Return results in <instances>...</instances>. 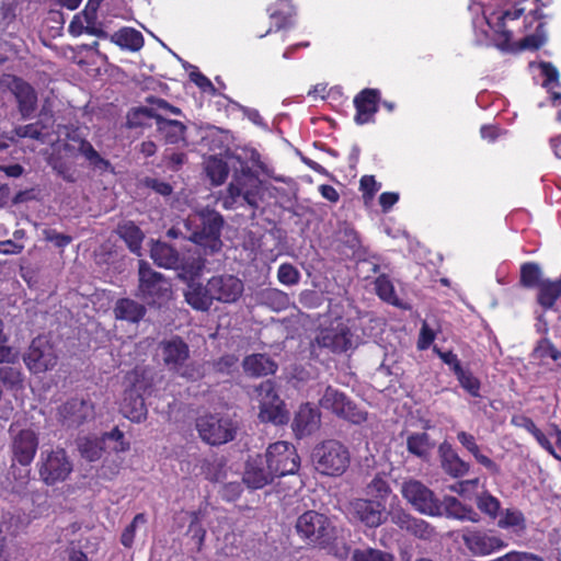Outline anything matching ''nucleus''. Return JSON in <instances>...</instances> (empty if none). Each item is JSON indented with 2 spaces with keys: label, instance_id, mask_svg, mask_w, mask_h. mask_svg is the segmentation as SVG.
Returning <instances> with one entry per match:
<instances>
[{
  "label": "nucleus",
  "instance_id": "f257e3e1",
  "mask_svg": "<svg viewBox=\"0 0 561 561\" xmlns=\"http://www.w3.org/2000/svg\"><path fill=\"white\" fill-rule=\"evenodd\" d=\"M295 529L307 545L319 548L332 545L335 530L328 516L312 510L306 511L297 518Z\"/></svg>",
  "mask_w": 561,
  "mask_h": 561
},
{
  "label": "nucleus",
  "instance_id": "f03ea898",
  "mask_svg": "<svg viewBox=\"0 0 561 561\" xmlns=\"http://www.w3.org/2000/svg\"><path fill=\"white\" fill-rule=\"evenodd\" d=\"M159 355L164 366L181 377L195 380L201 377L199 369L193 364H185L190 358V347L181 336L163 340L158 345Z\"/></svg>",
  "mask_w": 561,
  "mask_h": 561
},
{
  "label": "nucleus",
  "instance_id": "7ed1b4c3",
  "mask_svg": "<svg viewBox=\"0 0 561 561\" xmlns=\"http://www.w3.org/2000/svg\"><path fill=\"white\" fill-rule=\"evenodd\" d=\"M199 224L192 232L190 240L202 247L207 254H214L221 250V230L225 219L215 209L205 208L198 213Z\"/></svg>",
  "mask_w": 561,
  "mask_h": 561
},
{
  "label": "nucleus",
  "instance_id": "20e7f679",
  "mask_svg": "<svg viewBox=\"0 0 561 561\" xmlns=\"http://www.w3.org/2000/svg\"><path fill=\"white\" fill-rule=\"evenodd\" d=\"M314 343L333 354L346 353L356 346L348 320L342 318H336L329 325L320 328L314 337Z\"/></svg>",
  "mask_w": 561,
  "mask_h": 561
},
{
  "label": "nucleus",
  "instance_id": "39448f33",
  "mask_svg": "<svg viewBox=\"0 0 561 561\" xmlns=\"http://www.w3.org/2000/svg\"><path fill=\"white\" fill-rule=\"evenodd\" d=\"M172 285L160 272L154 271L148 262L140 261L138 270V296L149 302L167 300L171 297Z\"/></svg>",
  "mask_w": 561,
  "mask_h": 561
},
{
  "label": "nucleus",
  "instance_id": "423d86ee",
  "mask_svg": "<svg viewBox=\"0 0 561 561\" xmlns=\"http://www.w3.org/2000/svg\"><path fill=\"white\" fill-rule=\"evenodd\" d=\"M22 358L26 368L34 375L51 370L58 363L55 346L45 335L34 337Z\"/></svg>",
  "mask_w": 561,
  "mask_h": 561
},
{
  "label": "nucleus",
  "instance_id": "0eeeda50",
  "mask_svg": "<svg viewBox=\"0 0 561 561\" xmlns=\"http://www.w3.org/2000/svg\"><path fill=\"white\" fill-rule=\"evenodd\" d=\"M402 496L421 514L442 516L443 504L435 493L419 480H409L402 483Z\"/></svg>",
  "mask_w": 561,
  "mask_h": 561
},
{
  "label": "nucleus",
  "instance_id": "6e6552de",
  "mask_svg": "<svg viewBox=\"0 0 561 561\" xmlns=\"http://www.w3.org/2000/svg\"><path fill=\"white\" fill-rule=\"evenodd\" d=\"M260 403L259 417L262 422L285 424L288 421V412L284 401L276 391V385L272 380H264L255 388Z\"/></svg>",
  "mask_w": 561,
  "mask_h": 561
},
{
  "label": "nucleus",
  "instance_id": "1a4fd4ad",
  "mask_svg": "<svg viewBox=\"0 0 561 561\" xmlns=\"http://www.w3.org/2000/svg\"><path fill=\"white\" fill-rule=\"evenodd\" d=\"M319 404L353 424H362L367 421L368 413L359 409L344 392L332 386L325 388Z\"/></svg>",
  "mask_w": 561,
  "mask_h": 561
},
{
  "label": "nucleus",
  "instance_id": "9d476101",
  "mask_svg": "<svg viewBox=\"0 0 561 561\" xmlns=\"http://www.w3.org/2000/svg\"><path fill=\"white\" fill-rule=\"evenodd\" d=\"M94 410L91 399L73 397L57 408L56 417L61 426L78 428L94 417Z\"/></svg>",
  "mask_w": 561,
  "mask_h": 561
},
{
  "label": "nucleus",
  "instance_id": "9b49d317",
  "mask_svg": "<svg viewBox=\"0 0 561 561\" xmlns=\"http://www.w3.org/2000/svg\"><path fill=\"white\" fill-rule=\"evenodd\" d=\"M347 510L353 520L367 528H377L389 517L386 504L373 499H354L348 503Z\"/></svg>",
  "mask_w": 561,
  "mask_h": 561
},
{
  "label": "nucleus",
  "instance_id": "f8f14e48",
  "mask_svg": "<svg viewBox=\"0 0 561 561\" xmlns=\"http://www.w3.org/2000/svg\"><path fill=\"white\" fill-rule=\"evenodd\" d=\"M201 438L209 445H222L234 439L236 423L227 417L204 416L197 422Z\"/></svg>",
  "mask_w": 561,
  "mask_h": 561
},
{
  "label": "nucleus",
  "instance_id": "ddd939ff",
  "mask_svg": "<svg viewBox=\"0 0 561 561\" xmlns=\"http://www.w3.org/2000/svg\"><path fill=\"white\" fill-rule=\"evenodd\" d=\"M261 184L259 175H251L247 180L233 179L227 187V195L222 199V206L226 209H232L236 207L238 199L242 198L249 206L257 208Z\"/></svg>",
  "mask_w": 561,
  "mask_h": 561
},
{
  "label": "nucleus",
  "instance_id": "4468645a",
  "mask_svg": "<svg viewBox=\"0 0 561 561\" xmlns=\"http://www.w3.org/2000/svg\"><path fill=\"white\" fill-rule=\"evenodd\" d=\"M276 458H248L242 473V483L250 490L271 484L277 476L274 471Z\"/></svg>",
  "mask_w": 561,
  "mask_h": 561
},
{
  "label": "nucleus",
  "instance_id": "2eb2a0df",
  "mask_svg": "<svg viewBox=\"0 0 561 561\" xmlns=\"http://www.w3.org/2000/svg\"><path fill=\"white\" fill-rule=\"evenodd\" d=\"M139 115L156 118L157 130L162 135L165 144H183L184 146L187 145L185 137L187 128L182 122L164 118L160 114H154L152 108L141 107L134 113L133 117H129L131 125H141L140 122L135 121V118Z\"/></svg>",
  "mask_w": 561,
  "mask_h": 561
},
{
  "label": "nucleus",
  "instance_id": "dca6fc26",
  "mask_svg": "<svg viewBox=\"0 0 561 561\" xmlns=\"http://www.w3.org/2000/svg\"><path fill=\"white\" fill-rule=\"evenodd\" d=\"M79 448L82 456H95L98 450L110 455L126 451L129 448V443L125 440L124 433L118 427H114L100 439L89 437L80 439Z\"/></svg>",
  "mask_w": 561,
  "mask_h": 561
},
{
  "label": "nucleus",
  "instance_id": "f3484780",
  "mask_svg": "<svg viewBox=\"0 0 561 561\" xmlns=\"http://www.w3.org/2000/svg\"><path fill=\"white\" fill-rule=\"evenodd\" d=\"M461 539L473 556H486L507 546L503 539L493 535L492 530L485 531L472 527L462 530Z\"/></svg>",
  "mask_w": 561,
  "mask_h": 561
},
{
  "label": "nucleus",
  "instance_id": "a211bd4d",
  "mask_svg": "<svg viewBox=\"0 0 561 561\" xmlns=\"http://www.w3.org/2000/svg\"><path fill=\"white\" fill-rule=\"evenodd\" d=\"M381 92L379 89L365 88L353 100L355 107L354 122L357 125L375 123V115L379 110Z\"/></svg>",
  "mask_w": 561,
  "mask_h": 561
},
{
  "label": "nucleus",
  "instance_id": "6ab92c4d",
  "mask_svg": "<svg viewBox=\"0 0 561 561\" xmlns=\"http://www.w3.org/2000/svg\"><path fill=\"white\" fill-rule=\"evenodd\" d=\"M208 282L214 300L225 304L237 301L244 289L242 280L233 275L213 276Z\"/></svg>",
  "mask_w": 561,
  "mask_h": 561
},
{
  "label": "nucleus",
  "instance_id": "aec40b11",
  "mask_svg": "<svg viewBox=\"0 0 561 561\" xmlns=\"http://www.w3.org/2000/svg\"><path fill=\"white\" fill-rule=\"evenodd\" d=\"M9 89L15 96L22 118H30L37 107V93L35 89L28 82L16 76L12 77Z\"/></svg>",
  "mask_w": 561,
  "mask_h": 561
},
{
  "label": "nucleus",
  "instance_id": "412c9836",
  "mask_svg": "<svg viewBox=\"0 0 561 561\" xmlns=\"http://www.w3.org/2000/svg\"><path fill=\"white\" fill-rule=\"evenodd\" d=\"M321 424V413L311 403L307 402L299 407L295 414L291 427L298 438L311 435L319 430Z\"/></svg>",
  "mask_w": 561,
  "mask_h": 561
},
{
  "label": "nucleus",
  "instance_id": "4be33fe9",
  "mask_svg": "<svg viewBox=\"0 0 561 561\" xmlns=\"http://www.w3.org/2000/svg\"><path fill=\"white\" fill-rule=\"evenodd\" d=\"M391 520L401 530H405L416 538L428 540L434 535V528L427 522L416 518L403 510L393 512Z\"/></svg>",
  "mask_w": 561,
  "mask_h": 561
},
{
  "label": "nucleus",
  "instance_id": "5701e85b",
  "mask_svg": "<svg viewBox=\"0 0 561 561\" xmlns=\"http://www.w3.org/2000/svg\"><path fill=\"white\" fill-rule=\"evenodd\" d=\"M11 448L13 456H35L38 448V435L32 428L15 430L10 426Z\"/></svg>",
  "mask_w": 561,
  "mask_h": 561
},
{
  "label": "nucleus",
  "instance_id": "b1692460",
  "mask_svg": "<svg viewBox=\"0 0 561 561\" xmlns=\"http://www.w3.org/2000/svg\"><path fill=\"white\" fill-rule=\"evenodd\" d=\"M121 412L125 417L135 423H140L146 420L148 414L142 396L136 392L134 388H129L124 391Z\"/></svg>",
  "mask_w": 561,
  "mask_h": 561
},
{
  "label": "nucleus",
  "instance_id": "393cba45",
  "mask_svg": "<svg viewBox=\"0 0 561 561\" xmlns=\"http://www.w3.org/2000/svg\"><path fill=\"white\" fill-rule=\"evenodd\" d=\"M71 471L68 458H45L39 468V474L48 485L65 480Z\"/></svg>",
  "mask_w": 561,
  "mask_h": 561
},
{
  "label": "nucleus",
  "instance_id": "a878e982",
  "mask_svg": "<svg viewBox=\"0 0 561 561\" xmlns=\"http://www.w3.org/2000/svg\"><path fill=\"white\" fill-rule=\"evenodd\" d=\"M185 301L195 310L207 311L214 301L209 290V282L204 286L202 283L191 279L184 293Z\"/></svg>",
  "mask_w": 561,
  "mask_h": 561
},
{
  "label": "nucleus",
  "instance_id": "bb28decb",
  "mask_svg": "<svg viewBox=\"0 0 561 561\" xmlns=\"http://www.w3.org/2000/svg\"><path fill=\"white\" fill-rule=\"evenodd\" d=\"M113 312L116 320L138 324L145 318L147 308L131 298H119L115 302Z\"/></svg>",
  "mask_w": 561,
  "mask_h": 561
},
{
  "label": "nucleus",
  "instance_id": "cd10ccee",
  "mask_svg": "<svg viewBox=\"0 0 561 561\" xmlns=\"http://www.w3.org/2000/svg\"><path fill=\"white\" fill-rule=\"evenodd\" d=\"M268 12L273 24L265 33L260 34L259 37H264L273 30L277 32L289 27L295 14V8L290 0H276V2L268 9Z\"/></svg>",
  "mask_w": 561,
  "mask_h": 561
},
{
  "label": "nucleus",
  "instance_id": "c85d7f7f",
  "mask_svg": "<svg viewBox=\"0 0 561 561\" xmlns=\"http://www.w3.org/2000/svg\"><path fill=\"white\" fill-rule=\"evenodd\" d=\"M150 257L159 267L174 270L180 262V253L172 245L160 240L152 241L150 247Z\"/></svg>",
  "mask_w": 561,
  "mask_h": 561
},
{
  "label": "nucleus",
  "instance_id": "c756f323",
  "mask_svg": "<svg viewBox=\"0 0 561 561\" xmlns=\"http://www.w3.org/2000/svg\"><path fill=\"white\" fill-rule=\"evenodd\" d=\"M244 373L251 377H264L275 374L277 364L265 354H252L244 357L242 363Z\"/></svg>",
  "mask_w": 561,
  "mask_h": 561
},
{
  "label": "nucleus",
  "instance_id": "7c9ffc66",
  "mask_svg": "<svg viewBox=\"0 0 561 561\" xmlns=\"http://www.w3.org/2000/svg\"><path fill=\"white\" fill-rule=\"evenodd\" d=\"M206 264V260L197 251L187 250L180 254V262L176 271H180V276L185 279H195L198 277Z\"/></svg>",
  "mask_w": 561,
  "mask_h": 561
},
{
  "label": "nucleus",
  "instance_id": "2f4dec72",
  "mask_svg": "<svg viewBox=\"0 0 561 561\" xmlns=\"http://www.w3.org/2000/svg\"><path fill=\"white\" fill-rule=\"evenodd\" d=\"M110 41L119 48L133 53L139 51L145 45L141 32L134 27L124 26L110 36Z\"/></svg>",
  "mask_w": 561,
  "mask_h": 561
},
{
  "label": "nucleus",
  "instance_id": "473e14b6",
  "mask_svg": "<svg viewBox=\"0 0 561 561\" xmlns=\"http://www.w3.org/2000/svg\"><path fill=\"white\" fill-rule=\"evenodd\" d=\"M443 515L453 517L460 520H470L477 523L480 520V515L471 506L462 504L455 496H445L443 501Z\"/></svg>",
  "mask_w": 561,
  "mask_h": 561
},
{
  "label": "nucleus",
  "instance_id": "72a5a7b5",
  "mask_svg": "<svg viewBox=\"0 0 561 561\" xmlns=\"http://www.w3.org/2000/svg\"><path fill=\"white\" fill-rule=\"evenodd\" d=\"M537 302L545 310L553 308L561 297V279H545L538 287Z\"/></svg>",
  "mask_w": 561,
  "mask_h": 561
},
{
  "label": "nucleus",
  "instance_id": "f704fd0d",
  "mask_svg": "<svg viewBox=\"0 0 561 561\" xmlns=\"http://www.w3.org/2000/svg\"><path fill=\"white\" fill-rule=\"evenodd\" d=\"M118 236L125 241L130 252L140 255L144 232L133 221H125L117 227Z\"/></svg>",
  "mask_w": 561,
  "mask_h": 561
},
{
  "label": "nucleus",
  "instance_id": "c9c22d12",
  "mask_svg": "<svg viewBox=\"0 0 561 561\" xmlns=\"http://www.w3.org/2000/svg\"><path fill=\"white\" fill-rule=\"evenodd\" d=\"M316 470L330 477H339L350 466V458H311Z\"/></svg>",
  "mask_w": 561,
  "mask_h": 561
},
{
  "label": "nucleus",
  "instance_id": "e433bc0d",
  "mask_svg": "<svg viewBox=\"0 0 561 561\" xmlns=\"http://www.w3.org/2000/svg\"><path fill=\"white\" fill-rule=\"evenodd\" d=\"M199 462L201 474L206 480L218 482L226 478V461L224 458H202Z\"/></svg>",
  "mask_w": 561,
  "mask_h": 561
},
{
  "label": "nucleus",
  "instance_id": "4c0bfd02",
  "mask_svg": "<svg viewBox=\"0 0 561 561\" xmlns=\"http://www.w3.org/2000/svg\"><path fill=\"white\" fill-rule=\"evenodd\" d=\"M436 443L425 432L411 434L407 439L410 454L414 456H427L435 448Z\"/></svg>",
  "mask_w": 561,
  "mask_h": 561
},
{
  "label": "nucleus",
  "instance_id": "58836bf2",
  "mask_svg": "<svg viewBox=\"0 0 561 561\" xmlns=\"http://www.w3.org/2000/svg\"><path fill=\"white\" fill-rule=\"evenodd\" d=\"M542 279V271L536 262H525L519 270V285L524 288H537Z\"/></svg>",
  "mask_w": 561,
  "mask_h": 561
},
{
  "label": "nucleus",
  "instance_id": "ea45409f",
  "mask_svg": "<svg viewBox=\"0 0 561 561\" xmlns=\"http://www.w3.org/2000/svg\"><path fill=\"white\" fill-rule=\"evenodd\" d=\"M0 382L7 390L19 391L24 388V376L20 367L3 365L0 367Z\"/></svg>",
  "mask_w": 561,
  "mask_h": 561
},
{
  "label": "nucleus",
  "instance_id": "a19ab883",
  "mask_svg": "<svg viewBox=\"0 0 561 561\" xmlns=\"http://www.w3.org/2000/svg\"><path fill=\"white\" fill-rule=\"evenodd\" d=\"M524 11H525V9L519 7V3H516L514 5V8L504 11L497 18L496 33H497L499 37H501L503 39L504 45H508V43L511 42V39L513 37V33H512V31L506 28L505 22L507 20H516V19L520 18L523 15Z\"/></svg>",
  "mask_w": 561,
  "mask_h": 561
},
{
  "label": "nucleus",
  "instance_id": "79ce46f5",
  "mask_svg": "<svg viewBox=\"0 0 561 561\" xmlns=\"http://www.w3.org/2000/svg\"><path fill=\"white\" fill-rule=\"evenodd\" d=\"M497 526L513 528L516 533H520L526 529V519L520 511L507 508L501 512Z\"/></svg>",
  "mask_w": 561,
  "mask_h": 561
},
{
  "label": "nucleus",
  "instance_id": "37998d69",
  "mask_svg": "<svg viewBox=\"0 0 561 561\" xmlns=\"http://www.w3.org/2000/svg\"><path fill=\"white\" fill-rule=\"evenodd\" d=\"M351 561H396V558L391 552L367 547L354 549Z\"/></svg>",
  "mask_w": 561,
  "mask_h": 561
},
{
  "label": "nucleus",
  "instance_id": "c03bdc74",
  "mask_svg": "<svg viewBox=\"0 0 561 561\" xmlns=\"http://www.w3.org/2000/svg\"><path fill=\"white\" fill-rule=\"evenodd\" d=\"M33 458H12L11 467L8 471V478H13L19 486H24L30 479V465Z\"/></svg>",
  "mask_w": 561,
  "mask_h": 561
},
{
  "label": "nucleus",
  "instance_id": "a18cd8bd",
  "mask_svg": "<svg viewBox=\"0 0 561 561\" xmlns=\"http://www.w3.org/2000/svg\"><path fill=\"white\" fill-rule=\"evenodd\" d=\"M79 152L89 161V163L100 170H107L111 167L108 160L104 159L87 139H81L79 142Z\"/></svg>",
  "mask_w": 561,
  "mask_h": 561
},
{
  "label": "nucleus",
  "instance_id": "49530a36",
  "mask_svg": "<svg viewBox=\"0 0 561 561\" xmlns=\"http://www.w3.org/2000/svg\"><path fill=\"white\" fill-rule=\"evenodd\" d=\"M476 504L483 514L492 519H495L502 512L500 501L486 491L477 495Z\"/></svg>",
  "mask_w": 561,
  "mask_h": 561
},
{
  "label": "nucleus",
  "instance_id": "de8ad7c7",
  "mask_svg": "<svg viewBox=\"0 0 561 561\" xmlns=\"http://www.w3.org/2000/svg\"><path fill=\"white\" fill-rule=\"evenodd\" d=\"M375 289L378 297L391 305H397L398 297L394 286L388 275L381 274L375 280Z\"/></svg>",
  "mask_w": 561,
  "mask_h": 561
},
{
  "label": "nucleus",
  "instance_id": "09e8293b",
  "mask_svg": "<svg viewBox=\"0 0 561 561\" xmlns=\"http://www.w3.org/2000/svg\"><path fill=\"white\" fill-rule=\"evenodd\" d=\"M46 125L42 121L18 126L13 129V134L18 138H30L38 141H44Z\"/></svg>",
  "mask_w": 561,
  "mask_h": 561
},
{
  "label": "nucleus",
  "instance_id": "8fccbe9b",
  "mask_svg": "<svg viewBox=\"0 0 561 561\" xmlns=\"http://www.w3.org/2000/svg\"><path fill=\"white\" fill-rule=\"evenodd\" d=\"M206 172L211 183L215 185L222 184L229 174L227 163L217 158H213L207 162Z\"/></svg>",
  "mask_w": 561,
  "mask_h": 561
},
{
  "label": "nucleus",
  "instance_id": "3c124183",
  "mask_svg": "<svg viewBox=\"0 0 561 561\" xmlns=\"http://www.w3.org/2000/svg\"><path fill=\"white\" fill-rule=\"evenodd\" d=\"M456 378L460 386L472 397H480V380L473 376V374L469 369H463V367L458 371Z\"/></svg>",
  "mask_w": 561,
  "mask_h": 561
},
{
  "label": "nucleus",
  "instance_id": "603ef678",
  "mask_svg": "<svg viewBox=\"0 0 561 561\" xmlns=\"http://www.w3.org/2000/svg\"><path fill=\"white\" fill-rule=\"evenodd\" d=\"M534 357L539 359L551 358L553 360L561 359V351L547 337L540 339L533 352Z\"/></svg>",
  "mask_w": 561,
  "mask_h": 561
},
{
  "label": "nucleus",
  "instance_id": "864d4df0",
  "mask_svg": "<svg viewBox=\"0 0 561 561\" xmlns=\"http://www.w3.org/2000/svg\"><path fill=\"white\" fill-rule=\"evenodd\" d=\"M370 499L380 501L387 505V500L391 493V489L387 481L380 477H375L367 486Z\"/></svg>",
  "mask_w": 561,
  "mask_h": 561
},
{
  "label": "nucleus",
  "instance_id": "5fc2aeb1",
  "mask_svg": "<svg viewBox=\"0 0 561 561\" xmlns=\"http://www.w3.org/2000/svg\"><path fill=\"white\" fill-rule=\"evenodd\" d=\"M187 514L191 517L187 535H190L192 539L196 540L198 549H201L206 536V529L201 523V512H190Z\"/></svg>",
  "mask_w": 561,
  "mask_h": 561
},
{
  "label": "nucleus",
  "instance_id": "6e6d98bb",
  "mask_svg": "<svg viewBox=\"0 0 561 561\" xmlns=\"http://www.w3.org/2000/svg\"><path fill=\"white\" fill-rule=\"evenodd\" d=\"M277 278L283 285L293 286L299 283L300 273L293 264L283 263L278 267Z\"/></svg>",
  "mask_w": 561,
  "mask_h": 561
},
{
  "label": "nucleus",
  "instance_id": "4d7b16f0",
  "mask_svg": "<svg viewBox=\"0 0 561 561\" xmlns=\"http://www.w3.org/2000/svg\"><path fill=\"white\" fill-rule=\"evenodd\" d=\"M443 469L454 478L462 477L469 470V463L462 458H440Z\"/></svg>",
  "mask_w": 561,
  "mask_h": 561
},
{
  "label": "nucleus",
  "instance_id": "13d9d810",
  "mask_svg": "<svg viewBox=\"0 0 561 561\" xmlns=\"http://www.w3.org/2000/svg\"><path fill=\"white\" fill-rule=\"evenodd\" d=\"M345 454H347L346 448L335 439L324 440L314 450V456H344Z\"/></svg>",
  "mask_w": 561,
  "mask_h": 561
},
{
  "label": "nucleus",
  "instance_id": "bf43d9fd",
  "mask_svg": "<svg viewBox=\"0 0 561 561\" xmlns=\"http://www.w3.org/2000/svg\"><path fill=\"white\" fill-rule=\"evenodd\" d=\"M540 75L543 77L542 85L547 89H553L559 83L558 69L548 61L539 64Z\"/></svg>",
  "mask_w": 561,
  "mask_h": 561
},
{
  "label": "nucleus",
  "instance_id": "052dcab7",
  "mask_svg": "<svg viewBox=\"0 0 561 561\" xmlns=\"http://www.w3.org/2000/svg\"><path fill=\"white\" fill-rule=\"evenodd\" d=\"M359 187L363 193L365 203L371 201L375 194L379 191L380 184L377 183L374 175H364L359 181Z\"/></svg>",
  "mask_w": 561,
  "mask_h": 561
},
{
  "label": "nucleus",
  "instance_id": "680f3d73",
  "mask_svg": "<svg viewBox=\"0 0 561 561\" xmlns=\"http://www.w3.org/2000/svg\"><path fill=\"white\" fill-rule=\"evenodd\" d=\"M243 492L242 483L240 482H228L225 483L219 491L220 497L226 502L237 501Z\"/></svg>",
  "mask_w": 561,
  "mask_h": 561
},
{
  "label": "nucleus",
  "instance_id": "e2e57ef3",
  "mask_svg": "<svg viewBox=\"0 0 561 561\" xmlns=\"http://www.w3.org/2000/svg\"><path fill=\"white\" fill-rule=\"evenodd\" d=\"M190 80L195 83L203 92H207L211 95L217 93V89L213 82L197 69L190 72Z\"/></svg>",
  "mask_w": 561,
  "mask_h": 561
},
{
  "label": "nucleus",
  "instance_id": "0e129e2a",
  "mask_svg": "<svg viewBox=\"0 0 561 561\" xmlns=\"http://www.w3.org/2000/svg\"><path fill=\"white\" fill-rule=\"evenodd\" d=\"M296 454V448L293 444L279 440L271 444L265 453V456H293Z\"/></svg>",
  "mask_w": 561,
  "mask_h": 561
},
{
  "label": "nucleus",
  "instance_id": "69168bd1",
  "mask_svg": "<svg viewBox=\"0 0 561 561\" xmlns=\"http://www.w3.org/2000/svg\"><path fill=\"white\" fill-rule=\"evenodd\" d=\"M435 353L442 359V362L448 365L449 369L456 375L462 368L458 356L453 351H442L437 347L434 348Z\"/></svg>",
  "mask_w": 561,
  "mask_h": 561
},
{
  "label": "nucleus",
  "instance_id": "338daca9",
  "mask_svg": "<svg viewBox=\"0 0 561 561\" xmlns=\"http://www.w3.org/2000/svg\"><path fill=\"white\" fill-rule=\"evenodd\" d=\"M187 157L184 152H175L165 150L163 153V161L167 167L172 171H179L185 163Z\"/></svg>",
  "mask_w": 561,
  "mask_h": 561
},
{
  "label": "nucleus",
  "instance_id": "774afa93",
  "mask_svg": "<svg viewBox=\"0 0 561 561\" xmlns=\"http://www.w3.org/2000/svg\"><path fill=\"white\" fill-rule=\"evenodd\" d=\"M238 363V357L233 354H225L214 362L213 367L217 373L229 374Z\"/></svg>",
  "mask_w": 561,
  "mask_h": 561
}]
</instances>
